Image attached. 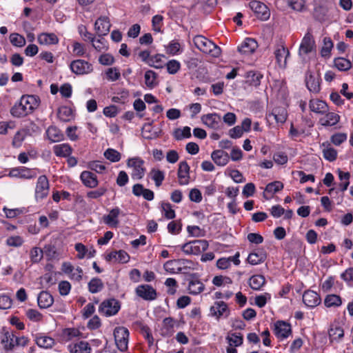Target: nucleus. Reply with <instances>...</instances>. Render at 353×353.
I'll return each mask as SVG.
<instances>
[{"mask_svg": "<svg viewBox=\"0 0 353 353\" xmlns=\"http://www.w3.org/2000/svg\"><path fill=\"white\" fill-rule=\"evenodd\" d=\"M193 43L201 52L209 54L212 57L218 58L221 54V48L204 36H195L193 38Z\"/></svg>", "mask_w": 353, "mask_h": 353, "instance_id": "1", "label": "nucleus"}, {"mask_svg": "<svg viewBox=\"0 0 353 353\" xmlns=\"http://www.w3.org/2000/svg\"><path fill=\"white\" fill-rule=\"evenodd\" d=\"M43 252L48 261L58 259L63 254V242L54 240L45 245Z\"/></svg>", "mask_w": 353, "mask_h": 353, "instance_id": "2", "label": "nucleus"}, {"mask_svg": "<svg viewBox=\"0 0 353 353\" xmlns=\"http://www.w3.org/2000/svg\"><path fill=\"white\" fill-rule=\"evenodd\" d=\"M121 309V303L114 298L105 299L100 304L99 312L105 316L116 315Z\"/></svg>", "mask_w": 353, "mask_h": 353, "instance_id": "3", "label": "nucleus"}, {"mask_svg": "<svg viewBox=\"0 0 353 353\" xmlns=\"http://www.w3.org/2000/svg\"><path fill=\"white\" fill-rule=\"evenodd\" d=\"M130 332L125 327H117L114 330L115 343L121 352L128 350Z\"/></svg>", "mask_w": 353, "mask_h": 353, "instance_id": "4", "label": "nucleus"}, {"mask_svg": "<svg viewBox=\"0 0 353 353\" xmlns=\"http://www.w3.org/2000/svg\"><path fill=\"white\" fill-rule=\"evenodd\" d=\"M144 161L139 157L130 158L127 161V166L132 168L131 176L133 179H141L145 174Z\"/></svg>", "mask_w": 353, "mask_h": 353, "instance_id": "5", "label": "nucleus"}, {"mask_svg": "<svg viewBox=\"0 0 353 353\" xmlns=\"http://www.w3.org/2000/svg\"><path fill=\"white\" fill-rule=\"evenodd\" d=\"M50 184L48 179L46 175H41L38 177L34 197L37 201L43 200L46 198L49 194Z\"/></svg>", "mask_w": 353, "mask_h": 353, "instance_id": "6", "label": "nucleus"}, {"mask_svg": "<svg viewBox=\"0 0 353 353\" xmlns=\"http://www.w3.org/2000/svg\"><path fill=\"white\" fill-rule=\"evenodd\" d=\"M210 312L212 316L219 321L221 319H227L230 314V310L225 302L219 301H215L210 307Z\"/></svg>", "mask_w": 353, "mask_h": 353, "instance_id": "7", "label": "nucleus"}, {"mask_svg": "<svg viewBox=\"0 0 353 353\" xmlns=\"http://www.w3.org/2000/svg\"><path fill=\"white\" fill-rule=\"evenodd\" d=\"M70 68L72 72L77 75L88 74L93 71L92 65L83 59L72 61L70 64Z\"/></svg>", "mask_w": 353, "mask_h": 353, "instance_id": "8", "label": "nucleus"}, {"mask_svg": "<svg viewBox=\"0 0 353 353\" xmlns=\"http://www.w3.org/2000/svg\"><path fill=\"white\" fill-rule=\"evenodd\" d=\"M273 332L276 338L282 341L292 334V326L290 323L285 321L279 320L274 324Z\"/></svg>", "mask_w": 353, "mask_h": 353, "instance_id": "9", "label": "nucleus"}, {"mask_svg": "<svg viewBox=\"0 0 353 353\" xmlns=\"http://www.w3.org/2000/svg\"><path fill=\"white\" fill-rule=\"evenodd\" d=\"M136 294L145 301H153L157 299V291L151 285L142 284L138 285L135 289Z\"/></svg>", "mask_w": 353, "mask_h": 353, "instance_id": "10", "label": "nucleus"}, {"mask_svg": "<svg viewBox=\"0 0 353 353\" xmlns=\"http://www.w3.org/2000/svg\"><path fill=\"white\" fill-rule=\"evenodd\" d=\"M188 279V292L192 295H197L201 293L204 289L205 285L199 279V276L197 273H193L190 274Z\"/></svg>", "mask_w": 353, "mask_h": 353, "instance_id": "11", "label": "nucleus"}, {"mask_svg": "<svg viewBox=\"0 0 353 353\" xmlns=\"http://www.w3.org/2000/svg\"><path fill=\"white\" fill-rule=\"evenodd\" d=\"M267 252L263 248L254 249L248 255L247 261L250 265H256L263 263L267 259Z\"/></svg>", "mask_w": 353, "mask_h": 353, "instance_id": "12", "label": "nucleus"}, {"mask_svg": "<svg viewBox=\"0 0 353 353\" xmlns=\"http://www.w3.org/2000/svg\"><path fill=\"white\" fill-rule=\"evenodd\" d=\"M249 5L258 18L261 20H267L269 19L270 13L268 7L264 3L259 1L253 0L250 2Z\"/></svg>", "mask_w": 353, "mask_h": 353, "instance_id": "13", "label": "nucleus"}, {"mask_svg": "<svg viewBox=\"0 0 353 353\" xmlns=\"http://www.w3.org/2000/svg\"><path fill=\"white\" fill-rule=\"evenodd\" d=\"M111 24L108 17H100L94 23V30L98 37L105 36L110 32Z\"/></svg>", "mask_w": 353, "mask_h": 353, "instance_id": "14", "label": "nucleus"}, {"mask_svg": "<svg viewBox=\"0 0 353 353\" xmlns=\"http://www.w3.org/2000/svg\"><path fill=\"white\" fill-rule=\"evenodd\" d=\"M303 302L307 307H315L321 302L320 295L311 290H307L303 294Z\"/></svg>", "mask_w": 353, "mask_h": 353, "instance_id": "15", "label": "nucleus"}, {"mask_svg": "<svg viewBox=\"0 0 353 353\" xmlns=\"http://www.w3.org/2000/svg\"><path fill=\"white\" fill-rule=\"evenodd\" d=\"M179 184L188 185L190 182V166L185 161L180 162L177 172Z\"/></svg>", "mask_w": 353, "mask_h": 353, "instance_id": "16", "label": "nucleus"}, {"mask_svg": "<svg viewBox=\"0 0 353 353\" xmlns=\"http://www.w3.org/2000/svg\"><path fill=\"white\" fill-rule=\"evenodd\" d=\"M274 55L276 63L279 68H285L287 66V60L290 57V52L284 46H278L274 51Z\"/></svg>", "mask_w": 353, "mask_h": 353, "instance_id": "17", "label": "nucleus"}, {"mask_svg": "<svg viewBox=\"0 0 353 353\" xmlns=\"http://www.w3.org/2000/svg\"><path fill=\"white\" fill-rule=\"evenodd\" d=\"M315 46V42L311 33L307 32L303 37L300 47V54H307L311 52Z\"/></svg>", "mask_w": 353, "mask_h": 353, "instance_id": "18", "label": "nucleus"}, {"mask_svg": "<svg viewBox=\"0 0 353 353\" xmlns=\"http://www.w3.org/2000/svg\"><path fill=\"white\" fill-rule=\"evenodd\" d=\"M80 179L82 183L89 188H94L99 184L97 175L90 171H83L80 174Z\"/></svg>", "mask_w": 353, "mask_h": 353, "instance_id": "19", "label": "nucleus"}, {"mask_svg": "<svg viewBox=\"0 0 353 353\" xmlns=\"http://www.w3.org/2000/svg\"><path fill=\"white\" fill-rule=\"evenodd\" d=\"M120 213L121 210L119 207L112 208L108 214L103 216L104 223L112 228H117L119 223L118 218Z\"/></svg>", "mask_w": 353, "mask_h": 353, "instance_id": "20", "label": "nucleus"}, {"mask_svg": "<svg viewBox=\"0 0 353 353\" xmlns=\"http://www.w3.org/2000/svg\"><path fill=\"white\" fill-rule=\"evenodd\" d=\"M258 47V43L254 39L245 38L240 46L238 47L239 52L243 54H250L253 53Z\"/></svg>", "mask_w": 353, "mask_h": 353, "instance_id": "21", "label": "nucleus"}, {"mask_svg": "<svg viewBox=\"0 0 353 353\" xmlns=\"http://www.w3.org/2000/svg\"><path fill=\"white\" fill-rule=\"evenodd\" d=\"M202 122L212 129H217L221 121V116L217 113H210L201 117Z\"/></svg>", "mask_w": 353, "mask_h": 353, "instance_id": "22", "label": "nucleus"}, {"mask_svg": "<svg viewBox=\"0 0 353 353\" xmlns=\"http://www.w3.org/2000/svg\"><path fill=\"white\" fill-rule=\"evenodd\" d=\"M283 188V183L279 181H275L268 183L263 192V197L267 199H271L273 195L281 191Z\"/></svg>", "mask_w": 353, "mask_h": 353, "instance_id": "23", "label": "nucleus"}, {"mask_svg": "<svg viewBox=\"0 0 353 353\" xmlns=\"http://www.w3.org/2000/svg\"><path fill=\"white\" fill-rule=\"evenodd\" d=\"M288 113L283 107H275L271 112L267 114V118H273L276 123H284L287 119Z\"/></svg>", "mask_w": 353, "mask_h": 353, "instance_id": "24", "label": "nucleus"}, {"mask_svg": "<svg viewBox=\"0 0 353 353\" xmlns=\"http://www.w3.org/2000/svg\"><path fill=\"white\" fill-rule=\"evenodd\" d=\"M135 325L139 329L140 334L148 341V346L150 347L154 344V338L151 329L141 321L135 322Z\"/></svg>", "mask_w": 353, "mask_h": 353, "instance_id": "25", "label": "nucleus"}, {"mask_svg": "<svg viewBox=\"0 0 353 353\" xmlns=\"http://www.w3.org/2000/svg\"><path fill=\"white\" fill-rule=\"evenodd\" d=\"M46 134L52 143L59 142L64 139V134L61 130L55 125H50L46 130Z\"/></svg>", "mask_w": 353, "mask_h": 353, "instance_id": "26", "label": "nucleus"}, {"mask_svg": "<svg viewBox=\"0 0 353 353\" xmlns=\"http://www.w3.org/2000/svg\"><path fill=\"white\" fill-rule=\"evenodd\" d=\"M309 108L312 112L323 114L328 111L327 104L320 99H311L309 102Z\"/></svg>", "mask_w": 353, "mask_h": 353, "instance_id": "27", "label": "nucleus"}, {"mask_svg": "<svg viewBox=\"0 0 353 353\" xmlns=\"http://www.w3.org/2000/svg\"><path fill=\"white\" fill-rule=\"evenodd\" d=\"M211 158L217 165L224 166L229 162L230 156L222 150H216L212 152Z\"/></svg>", "mask_w": 353, "mask_h": 353, "instance_id": "28", "label": "nucleus"}, {"mask_svg": "<svg viewBox=\"0 0 353 353\" xmlns=\"http://www.w3.org/2000/svg\"><path fill=\"white\" fill-rule=\"evenodd\" d=\"M22 102L28 109L29 112L31 114L37 109L40 104V98L37 95H23L21 97Z\"/></svg>", "mask_w": 353, "mask_h": 353, "instance_id": "29", "label": "nucleus"}, {"mask_svg": "<svg viewBox=\"0 0 353 353\" xmlns=\"http://www.w3.org/2000/svg\"><path fill=\"white\" fill-rule=\"evenodd\" d=\"M38 43L41 45H56L59 43V39L54 33L42 32L38 35Z\"/></svg>", "mask_w": 353, "mask_h": 353, "instance_id": "30", "label": "nucleus"}, {"mask_svg": "<svg viewBox=\"0 0 353 353\" xmlns=\"http://www.w3.org/2000/svg\"><path fill=\"white\" fill-rule=\"evenodd\" d=\"M10 114L14 117L21 118L30 113L27 107L24 105V103L22 102V99L21 98L19 102L15 103L10 109Z\"/></svg>", "mask_w": 353, "mask_h": 353, "instance_id": "31", "label": "nucleus"}, {"mask_svg": "<svg viewBox=\"0 0 353 353\" xmlns=\"http://www.w3.org/2000/svg\"><path fill=\"white\" fill-rule=\"evenodd\" d=\"M37 302L40 308L46 309L53 304L54 298L48 292L42 291L38 295Z\"/></svg>", "mask_w": 353, "mask_h": 353, "instance_id": "32", "label": "nucleus"}, {"mask_svg": "<svg viewBox=\"0 0 353 353\" xmlns=\"http://www.w3.org/2000/svg\"><path fill=\"white\" fill-rule=\"evenodd\" d=\"M36 344L42 348H51L54 345V340L52 337L39 333L34 335Z\"/></svg>", "mask_w": 353, "mask_h": 353, "instance_id": "33", "label": "nucleus"}, {"mask_svg": "<svg viewBox=\"0 0 353 353\" xmlns=\"http://www.w3.org/2000/svg\"><path fill=\"white\" fill-rule=\"evenodd\" d=\"M320 80L319 77L310 74L305 79L307 88L312 92H319L321 90Z\"/></svg>", "mask_w": 353, "mask_h": 353, "instance_id": "34", "label": "nucleus"}, {"mask_svg": "<svg viewBox=\"0 0 353 353\" xmlns=\"http://www.w3.org/2000/svg\"><path fill=\"white\" fill-rule=\"evenodd\" d=\"M53 152L57 157H67L72 152V148L69 143L57 144L53 146Z\"/></svg>", "mask_w": 353, "mask_h": 353, "instance_id": "35", "label": "nucleus"}, {"mask_svg": "<svg viewBox=\"0 0 353 353\" xmlns=\"http://www.w3.org/2000/svg\"><path fill=\"white\" fill-rule=\"evenodd\" d=\"M15 334L13 332L6 331L3 333L1 343L3 345V348L6 351L12 350L14 347Z\"/></svg>", "mask_w": 353, "mask_h": 353, "instance_id": "36", "label": "nucleus"}, {"mask_svg": "<svg viewBox=\"0 0 353 353\" xmlns=\"http://www.w3.org/2000/svg\"><path fill=\"white\" fill-rule=\"evenodd\" d=\"M175 321L172 317H166L163 321L161 334L163 336H170L174 332Z\"/></svg>", "mask_w": 353, "mask_h": 353, "instance_id": "37", "label": "nucleus"}, {"mask_svg": "<svg viewBox=\"0 0 353 353\" xmlns=\"http://www.w3.org/2000/svg\"><path fill=\"white\" fill-rule=\"evenodd\" d=\"M323 303L328 308L339 307L342 305L343 299L339 295L329 294L325 296Z\"/></svg>", "mask_w": 353, "mask_h": 353, "instance_id": "38", "label": "nucleus"}, {"mask_svg": "<svg viewBox=\"0 0 353 353\" xmlns=\"http://www.w3.org/2000/svg\"><path fill=\"white\" fill-rule=\"evenodd\" d=\"M69 347L70 353H91L92 352L90 345L85 341H80Z\"/></svg>", "mask_w": 353, "mask_h": 353, "instance_id": "39", "label": "nucleus"}, {"mask_svg": "<svg viewBox=\"0 0 353 353\" xmlns=\"http://www.w3.org/2000/svg\"><path fill=\"white\" fill-rule=\"evenodd\" d=\"M57 117L63 122H69L74 118L73 110L69 106H61L58 109Z\"/></svg>", "mask_w": 353, "mask_h": 353, "instance_id": "40", "label": "nucleus"}, {"mask_svg": "<svg viewBox=\"0 0 353 353\" xmlns=\"http://www.w3.org/2000/svg\"><path fill=\"white\" fill-rule=\"evenodd\" d=\"M340 120L339 114L334 112H326L325 117L319 120V123L323 126H332L336 125Z\"/></svg>", "mask_w": 353, "mask_h": 353, "instance_id": "41", "label": "nucleus"}, {"mask_svg": "<svg viewBox=\"0 0 353 353\" xmlns=\"http://www.w3.org/2000/svg\"><path fill=\"white\" fill-rule=\"evenodd\" d=\"M28 134V130L22 128L18 130L15 134L14 135V137L12 139V146L14 148H19L22 145L23 142L26 139V137Z\"/></svg>", "mask_w": 353, "mask_h": 353, "instance_id": "42", "label": "nucleus"}, {"mask_svg": "<svg viewBox=\"0 0 353 353\" xmlns=\"http://www.w3.org/2000/svg\"><path fill=\"white\" fill-rule=\"evenodd\" d=\"M180 263L181 259L169 260L164 263L163 268L166 272L170 274H179L181 271L179 267L181 266Z\"/></svg>", "mask_w": 353, "mask_h": 353, "instance_id": "43", "label": "nucleus"}, {"mask_svg": "<svg viewBox=\"0 0 353 353\" xmlns=\"http://www.w3.org/2000/svg\"><path fill=\"white\" fill-rule=\"evenodd\" d=\"M226 340L230 346L239 347L243 344V337L241 333L229 332Z\"/></svg>", "mask_w": 353, "mask_h": 353, "instance_id": "44", "label": "nucleus"}, {"mask_svg": "<svg viewBox=\"0 0 353 353\" xmlns=\"http://www.w3.org/2000/svg\"><path fill=\"white\" fill-rule=\"evenodd\" d=\"M265 276L261 274L253 275L250 279L249 285L254 290H259L265 285Z\"/></svg>", "mask_w": 353, "mask_h": 353, "instance_id": "45", "label": "nucleus"}, {"mask_svg": "<svg viewBox=\"0 0 353 353\" xmlns=\"http://www.w3.org/2000/svg\"><path fill=\"white\" fill-rule=\"evenodd\" d=\"M192 245L193 248V254L198 255L208 248L209 243L207 240L200 239L192 241Z\"/></svg>", "mask_w": 353, "mask_h": 353, "instance_id": "46", "label": "nucleus"}, {"mask_svg": "<svg viewBox=\"0 0 353 353\" xmlns=\"http://www.w3.org/2000/svg\"><path fill=\"white\" fill-rule=\"evenodd\" d=\"M263 78V74L256 71H249L247 72L246 79L247 82L251 86L257 87L261 83V80Z\"/></svg>", "mask_w": 353, "mask_h": 353, "instance_id": "47", "label": "nucleus"}, {"mask_svg": "<svg viewBox=\"0 0 353 353\" xmlns=\"http://www.w3.org/2000/svg\"><path fill=\"white\" fill-rule=\"evenodd\" d=\"M157 77L158 74L157 72L151 70H147L144 74L145 83L147 87L150 88H154L156 85H157Z\"/></svg>", "mask_w": 353, "mask_h": 353, "instance_id": "48", "label": "nucleus"}, {"mask_svg": "<svg viewBox=\"0 0 353 353\" xmlns=\"http://www.w3.org/2000/svg\"><path fill=\"white\" fill-rule=\"evenodd\" d=\"M88 290L92 294L101 291L104 287L102 280L98 277L92 278L88 284Z\"/></svg>", "mask_w": 353, "mask_h": 353, "instance_id": "49", "label": "nucleus"}, {"mask_svg": "<svg viewBox=\"0 0 353 353\" xmlns=\"http://www.w3.org/2000/svg\"><path fill=\"white\" fill-rule=\"evenodd\" d=\"M334 63L335 67L340 71H347L352 67L351 61L343 57L336 58Z\"/></svg>", "mask_w": 353, "mask_h": 353, "instance_id": "50", "label": "nucleus"}, {"mask_svg": "<svg viewBox=\"0 0 353 353\" xmlns=\"http://www.w3.org/2000/svg\"><path fill=\"white\" fill-rule=\"evenodd\" d=\"M92 43V46L97 51L101 52L103 50H107L108 49V43L107 40H105L103 37H99L96 39L95 37H94V41H90Z\"/></svg>", "mask_w": 353, "mask_h": 353, "instance_id": "51", "label": "nucleus"}, {"mask_svg": "<svg viewBox=\"0 0 353 353\" xmlns=\"http://www.w3.org/2000/svg\"><path fill=\"white\" fill-rule=\"evenodd\" d=\"M180 263V273L181 274H188L190 270H194L196 266V263L185 259H181Z\"/></svg>", "mask_w": 353, "mask_h": 353, "instance_id": "52", "label": "nucleus"}, {"mask_svg": "<svg viewBox=\"0 0 353 353\" xmlns=\"http://www.w3.org/2000/svg\"><path fill=\"white\" fill-rule=\"evenodd\" d=\"M328 334L331 341H339L343 337L344 330L341 327L335 325L330 328Z\"/></svg>", "mask_w": 353, "mask_h": 353, "instance_id": "53", "label": "nucleus"}, {"mask_svg": "<svg viewBox=\"0 0 353 353\" xmlns=\"http://www.w3.org/2000/svg\"><path fill=\"white\" fill-rule=\"evenodd\" d=\"M105 158L112 163L119 162L121 159V154L117 150L108 148L103 153Z\"/></svg>", "mask_w": 353, "mask_h": 353, "instance_id": "54", "label": "nucleus"}, {"mask_svg": "<svg viewBox=\"0 0 353 353\" xmlns=\"http://www.w3.org/2000/svg\"><path fill=\"white\" fill-rule=\"evenodd\" d=\"M191 129L188 126H185L183 129L176 128L173 132V136L176 140H182L191 137Z\"/></svg>", "mask_w": 353, "mask_h": 353, "instance_id": "55", "label": "nucleus"}, {"mask_svg": "<svg viewBox=\"0 0 353 353\" xmlns=\"http://www.w3.org/2000/svg\"><path fill=\"white\" fill-rule=\"evenodd\" d=\"M37 168H29L25 166H20L21 179H34L37 175Z\"/></svg>", "mask_w": 353, "mask_h": 353, "instance_id": "56", "label": "nucleus"}, {"mask_svg": "<svg viewBox=\"0 0 353 353\" xmlns=\"http://www.w3.org/2000/svg\"><path fill=\"white\" fill-rule=\"evenodd\" d=\"M151 178L154 181L155 185L159 187L161 185L165 179L164 172L158 169H152L150 171Z\"/></svg>", "mask_w": 353, "mask_h": 353, "instance_id": "57", "label": "nucleus"}, {"mask_svg": "<svg viewBox=\"0 0 353 353\" xmlns=\"http://www.w3.org/2000/svg\"><path fill=\"white\" fill-rule=\"evenodd\" d=\"M81 334V332L74 327L65 328L62 332V337L66 341H69Z\"/></svg>", "mask_w": 353, "mask_h": 353, "instance_id": "58", "label": "nucleus"}, {"mask_svg": "<svg viewBox=\"0 0 353 353\" xmlns=\"http://www.w3.org/2000/svg\"><path fill=\"white\" fill-rule=\"evenodd\" d=\"M161 211L163 216L167 219H173L176 216L175 211L172 209V205L170 203H161Z\"/></svg>", "mask_w": 353, "mask_h": 353, "instance_id": "59", "label": "nucleus"}, {"mask_svg": "<svg viewBox=\"0 0 353 353\" xmlns=\"http://www.w3.org/2000/svg\"><path fill=\"white\" fill-rule=\"evenodd\" d=\"M165 66L170 74H175L180 70L181 65L179 61L171 59L165 64Z\"/></svg>", "mask_w": 353, "mask_h": 353, "instance_id": "60", "label": "nucleus"}, {"mask_svg": "<svg viewBox=\"0 0 353 353\" xmlns=\"http://www.w3.org/2000/svg\"><path fill=\"white\" fill-rule=\"evenodd\" d=\"M333 48V42L330 37L323 39V46L321 50V54L323 57H328L330 55L331 50Z\"/></svg>", "mask_w": 353, "mask_h": 353, "instance_id": "61", "label": "nucleus"}, {"mask_svg": "<svg viewBox=\"0 0 353 353\" xmlns=\"http://www.w3.org/2000/svg\"><path fill=\"white\" fill-rule=\"evenodd\" d=\"M10 41L11 44L16 47H23L26 45V39L23 36L18 33H12L10 34Z\"/></svg>", "mask_w": 353, "mask_h": 353, "instance_id": "62", "label": "nucleus"}, {"mask_svg": "<svg viewBox=\"0 0 353 353\" xmlns=\"http://www.w3.org/2000/svg\"><path fill=\"white\" fill-rule=\"evenodd\" d=\"M164 57L165 56L161 54H157L154 56H152L150 59L151 63L149 65L157 69L163 68L165 66V64L163 63L162 58Z\"/></svg>", "mask_w": 353, "mask_h": 353, "instance_id": "63", "label": "nucleus"}, {"mask_svg": "<svg viewBox=\"0 0 353 353\" xmlns=\"http://www.w3.org/2000/svg\"><path fill=\"white\" fill-rule=\"evenodd\" d=\"M167 52L171 55L179 54L181 50V44L176 40H172L167 46Z\"/></svg>", "mask_w": 353, "mask_h": 353, "instance_id": "64", "label": "nucleus"}]
</instances>
